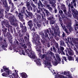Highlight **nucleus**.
<instances>
[{"label": "nucleus", "mask_w": 78, "mask_h": 78, "mask_svg": "<svg viewBox=\"0 0 78 78\" xmlns=\"http://www.w3.org/2000/svg\"><path fill=\"white\" fill-rule=\"evenodd\" d=\"M47 56L45 54H43V55H41L40 56L41 57V59H43L44 64V67H47L49 69V70H50V68L52 67L50 63V61H53V58L50 56H48V55H50L51 56H52L54 58L53 61H55L56 59L55 56H54V53L50 51L47 52Z\"/></svg>", "instance_id": "obj_1"}, {"label": "nucleus", "mask_w": 78, "mask_h": 78, "mask_svg": "<svg viewBox=\"0 0 78 78\" xmlns=\"http://www.w3.org/2000/svg\"><path fill=\"white\" fill-rule=\"evenodd\" d=\"M31 31H33L32 33L34 37L33 38V39L34 40V39L35 38V45L36 46L35 47V48H36V51H38L39 53H41L42 51L41 48H42V47H41V43H40L39 41L40 40L39 36L34 32L35 31L34 28H33Z\"/></svg>", "instance_id": "obj_2"}, {"label": "nucleus", "mask_w": 78, "mask_h": 78, "mask_svg": "<svg viewBox=\"0 0 78 78\" xmlns=\"http://www.w3.org/2000/svg\"><path fill=\"white\" fill-rule=\"evenodd\" d=\"M30 54L31 55H29V56L30 57V58H32V59H34V62H36L37 66H41V62L40 61H41V59L39 58L38 59L37 58V57L35 55V53L33 51L30 52Z\"/></svg>", "instance_id": "obj_3"}, {"label": "nucleus", "mask_w": 78, "mask_h": 78, "mask_svg": "<svg viewBox=\"0 0 78 78\" xmlns=\"http://www.w3.org/2000/svg\"><path fill=\"white\" fill-rule=\"evenodd\" d=\"M11 15L12 14L11 13H8L6 15H5V16L6 18L9 20L11 25L13 26H15V27H16V23H14V22L16 21V18L14 17V16L13 15L11 16Z\"/></svg>", "instance_id": "obj_4"}, {"label": "nucleus", "mask_w": 78, "mask_h": 78, "mask_svg": "<svg viewBox=\"0 0 78 78\" xmlns=\"http://www.w3.org/2000/svg\"><path fill=\"white\" fill-rule=\"evenodd\" d=\"M8 43L5 39H3L2 38H0V45L5 51H7L6 48L8 47Z\"/></svg>", "instance_id": "obj_5"}, {"label": "nucleus", "mask_w": 78, "mask_h": 78, "mask_svg": "<svg viewBox=\"0 0 78 78\" xmlns=\"http://www.w3.org/2000/svg\"><path fill=\"white\" fill-rule=\"evenodd\" d=\"M22 48H23V49H24V51L25 52L24 53V51H23V49H22L20 52V54L21 55H25V54H27L28 55V56H29V55H31V52H32V51H31L30 52L29 51H30V50H27V46H26V45L25 44H23L22 45ZM28 51H29L28 52Z\"/></svg>", "instance_id": "obj_6"}, {"label": "nucleus", "mask_w": 78, "mask_h": 78, "mask_svg": "<svg viewBox=\"0 0 78 78\" xmlns=\"http://www.w3.org/2000/svg\"><path fill=\"white\" fill-rule=\"evenodd\" d=\"M56 22L55 20H51L50 21V24L52 26V30L53 31H54L55 33L57 34L58 33V30H59V27L58 26H56V27H54L55 25V23Z\"/></svg>", "instance_id": "obj_7"}, {"label": "nucleus", "mask_w": 78, "mask_h": 78, "mask_svg": "<svg viewBox=\"0 0 78 78\" xmlns=\"http://www.w3.org/2000/svg\"><path fill=\"white\" fill-rule=\"evenodd\" d=\"M27 36H25L24 37V39L25 40V41H26L27 42H28L27 43V46L28 47V48L27 49V50H30V51H29V52H31V51H32V50L31 48V44L30 43V42H29V38L30 37V35H29V34H26Z\"/></svg>", "instance_id": "obj_8"}, {"label": "nucleus", "mask_w": 78, "mask_h": 78, "mask_svg": "<svg viewBox=\"0 0 78 78\" xmlns=\"http://www.w3.org/2000/svg\"><path fill=\"white\" fill-rule=\"evenodd\" d=\"M3 70L5 72V73H4L2 74V75L3 76H8V75H9V74H11V71L9 70L8 68H6L5 66H4L3 67Z\"/></svg>", "instance_id": "obj_9"}, {"label": "nucleus", "mask_w": 78, "mask_h": 78, "mask_svg": "<svg viewBox=\"0 0 78 78\" xmlns=\"http://www.w3.org/2000/svg\"><path fill=\"white\" fill-rule=\"evenodd\" d=\"M70 8L71 9L72 11V14L73 16V18H75V16L76 18L78 20V12L76 10V9H73V5H71Z\"/></svg>", "instance_id": "obj_10"}, {"label": "nucleus", "mask_w": 78, "mask_h": 78, "mask_svg": "<svg viewBox=\"0 0 78 78\" xmlns=\"http://www.w3.org/2000/svg\"><path fill=\"white\" fill-rule=\"evenodd\" d=\"M37 4L38 5V9H39V10H38L37 8L36 9V10H37V13H40V14H41V11L43 14H44V16H45V12H44L43 11V9L42 8H40V6L41 7H43L42 5V2H41L40 0L39 1V3H37Z\"/></svg>", "instance_id": "obj_11"}, {"label": "nucleus", "mask_w": 78, "mask_h": 78, "mask_svg": "<svg viewBox=\"0 0 78 78\" xmlns=\"http://www.w3.org/2000/svg\"><path fill=\"white\" fill-rule=\"evenodd\" d=\"M56 57L57 60H55V61H52L53 64L54 66H57L58 64H61V58L59 55L58 54H56Z\"/></svg>", "instance_id": "obj_12"}, {"label": "nucleus", "mask_w": 78, "mask_h": 78, "mask_svg": "<svg viewBox=\"0 0 78 78\" xmlns=\"http://www.w3.org/2000/svg\"><path fill=\"white\" fill-rule=\"evenodd\" d=\"M59 22H60V23L62 26V28L63 30H64L66 32V33L68 34H70V33L68 31V30L66 28V26H62V21L61 20V19L60 18L59 19Z\"/></svg>", "instance_id": "obj_13"}, {"label": "nucleus", "mask_w": 78, "mask_h": 78, "mask_svg": "<svg viewBox=\"0 0 78 78\" xmlns=\"http://www.w3.org/2000/svg\"><path fill=\"white\" fill-rule=\"evenodd\" d=\"M3 23L4 25L6 26V27L9 28L8 29L9 32V30H12V26L9 25L8 20H5L3 21Z\"/></svg>", "instance_id": "obj_14"}, {"label": "nucleus", "mask_w": 78, "mask_h": 78, "mask_svg": "<svg viewBox=\"0 0 78 78\" xmlns=\"http://www.w3.org/2000/svg\"><path fill=\"white\" fill-rule=\"evenodd\" d=\"M1 2H2L4 7L6 8V10L7 12L9 11V7H8V4L6 2V0H1Z\"/></svg>", "instance_id": "obj_15"}, {"label": "nucleus", "mask_w": 78, "mask_h": 78, "mask_svg": "<svg viewBox=\"0 0 78 78\" xmlns=\"http://www.w3.org/2000/svg\"><path fill=\"white\" fill-rule=\"evenodd\" d=\"M14 72L12 74L11 76H9L10 78H18L19 76L18 75L17 71L15 70L14 71Z\"/></svg>", "instance_id": "obj_16"}, {"label": "nucleus", "mask_w": 78, "mask_h": 78, "mask_svg": "<svg viewBox=\"0 0 78 78\" xmlns=\"http://www.w3.org/2000/svg\"><path fill=\"white\" fill-rule=\"evenodd\" d=\"M53 75H54L55 78H67V77H65L61 75L58 74V73H56L55 72H54L53 74Z\"/></svg>", "instance_id": "obj_17"}, {"label": "nucleus", "mask_w": 78, "mask_h": 78, "mask_svg": "<svg viewBox=\"0 0 78 78\" xmlns=\"http://www.w3.org/2000/svg\"><path fill=\"white\" fill-rule=\"evenodd\" d=\"M66 27L69 30V31L71 32L72 31H73V28L71 26V23H69L66 24Z\"/></svg>", "instance_id": "obj_18"}, {"label": "nucleus", "mask_w": 78, "mask_h": 78, "mask_svg": "<svg viewBox=\"0 0 78 78\" xmlns=\"http://www.w3.org/2000/svg\"><path fill=\"white\" fill-rule=\"evenodd\" d=\"M58 53L59 54L60 53H62V55H65V53L64 52V48L62 46H60L59 48H58ZM59 49L60 50H59Z\"/></svg>", "instance_id": "obj_19"}, {"label": "nucleus", "mask_w": 78, "mask_h": 78, "mask_svg": "<svg viewBox=\"0 0 78 78\" xmlns=\"http://www.w3.org/2000/svg\"><path fill=\"white\" fill-rule=\"evenodd\" d=\"M8 0L9 2V4H10V5L12 6V9L11 10V12H14V10L15 11H16V7H14V3L12 2V1H11V0Z\"/></svg>", "instance_id": "obj_20"}, {"label": "nucleus", "mask_w": 78, "mask_h": 78, "mask_svg": "<svg viewBox=\"0 0 78 78\" xmlns=\"http://www.w3.org/2000/svg\"><path fill=\"white\" fill-rule=\"evenodd\" d=\"M20 27H21V28H23L22 29V33L23 34H24L25 32H27V27L25 26L23 27V25L21 23H20Z\"/></svg>", "instance_id": "obj_21"}, {"label": "nucleus", "mask_w": 78, "mask_h": 78, "mask_svg": "<svg viewBox=\"0 0 78 78\" xmlns=\"http://www.w3.org/2000/svg\"><path fill=\"white\" fill-rule=\"evenodd\" d=\"M26 6L27 7L28 11H33V8L30 5V4L29 2H27Z\"/></svg>", "instance_id": "obj_22"}, {"label": "nucleus", "mask_w": 78, "mask_h": 78, "mask_svg": "<svg viewBox=\"0 0 78 78\" xmlns=\"http://www.w3.org/2000/svg\"><path fill=\"white\" fill-rule=\"evenodd\" d=\"M44 33L45 36H44V34L43 32H41L40 33H39V34L40 35H41L43 39H45V37H48V34L47 33H45V32H44Z\"/></svg>", "instance_id": "obj_23"}, {"label": "nucleus", "mask_w": 78, "mask_h": 78, "mask_svg": "<svg viewBox=\"0 0 78 78\" xmlns=\"http://www.w3.org/2000/svg\"><path fill=\"white\" fill-rule=\"evenodd\" d=\"M16 14V16H17L20 19H22L23 18V15L22 14V13H20L19 14L18 12L16 11L14 12Z\"/></svg>", "instance_id": "obj_24"}, {"label": "nucleus", "mask_w": 78, "mask_h": 78, "mask_svg": "<svg viewBox=\"0 0 78 78\" xmlns=\"http://www.w3.org/2000/svg\"><path fill=\"white\" fill-rule=\"evenodd\" d=\"M12 48H13V50L15 51H16L17 49V47H16V46L14 45L13 44H12L9 47V49L10 50H12Z\"/></svg>", "instance_id": "obj_25"}, {"label": "nucleus", "mask_w": 78, "mask_h": 78, "mask_svg": "<svg viewBox=\"0 0 78 78\" xmlns=\"http://www.w3.org/2000/svg\"><path fill=\"white\" fill-rule=\"evenodd\" d=\"M64 75H65L67 76L68 78H72V76L70 74V72H64L63 73Z\"/></svg>", "instance_id": "obj_26"}, {"label": "nucleus", "mask_w": 78, "mask_h": 78, "mask_svg": "<svg viewBox=\"0 0 78 78\" xmlns=\"http://www.w3.org/2000/svg\"><path fill=\"white\" fill-rule=\"evenodd\" d=\"M68 51L69 55L73 56V55H74L73 51L72 50H71V48H69L68 49Z\"/></svg>", "instance_id": "obj_27"}, {"label": "nucleus", "mask_w": 78, "mask_h": 78, "mask_svg": "<svg viewBox=\"0 0 78 78\" xmlns=\"http://www.w3.org/2000/svg\"><path fill=\"white\" fill-rule=\"evenodd\" d=\"M71 10L70 8H69L68 11L67 12V17H72V14H71Z\"/></svg>", "instance_id": "obj_28"}, {"label": "nucleus", "mask_w": 78, "mask_h": 78, "mask_svg": "<svg viewBox=\"0 0 78 78\" xmlns=\"http://www.w3.org/2000/svg\"><path fill=\"white\" fill-rule=\"evenodd\" d=\"M3 10L1 9V6H0V19L3 18Z\"/></svg>", "instance_id": "obj_29"}, {"label": "nucleus", "mask_w": 78, "mask_h": 78, "mask_svg": "<svg viewBox=\"0 0 78 78\" xmlns=\"http://www.w3.org/2000/svg\"><path fill=\"white\" fill-rule=\"evenodd\" d=\"M30 5L32 7H33V11L34 12H36V9H37V7H36V6L32 2H30Z\"/></svg>", "instance_id": "obj_30"}, {"label": "nucleus", "mask_w": 78, "mask_h": 78, "mask_svg": "<svg viewBox=\"0 0 78 78\" xmlns=\"http://www.w3.org/2000/svg\"><path fill=\"white\" fill-rule=\"evenodd\" d=\"M28 25L29 26L30 30H31L32 27H33V22L32 21L30 20L28 22Z\"/></svg>", "instance_id": "obj_31"}, {"label": "nucleus", "mask_w": 78, "mask_h": 78, "mask_svg": "<svg viewBox=\"0 0 78 78\" xmlns=\"http://www.w3.org/2000/svg\"><path fill=\"white\" fill-rule=\"evenodd\" d=\"M21 75L22 78H26L27 77V75L25 73H21Z\"/></svg>", "instance_id": "obj_32"}, {"label": "nucleus", "mask_w": 78, "mask_h": 78, "mask_svg": "<svg viewBox=\"0 0 78 78\" xmlns=\"http://www.w3.org/2000/svg\"><path fill=\"white\" fill-rule=\"evenodd\" d=\"M49 20H55V18L54 15L51 16L48 18Z\"/></svg>", "instance_id": "obj_33"}, {"label": "nucleus", "mask_w": 78, "mask_h": 78, "mask_svg": "<svg viewBox=\"0 0 78 78\" xmlns=\"http://www.w3.org/2000/svg\"><path fill=\"white\" fill-rule=\"evenodd\" d=\"M49 2L52 5H55V4L56 3V0H49Z\"/></svg>", "instance_id": "obj_34"}, {"label": "nucleus", "mask_w": 78, "mask_h": 78, "mask_svg": "<svg viewBox=\"0 0 78 78\" xmlns=\"http://www.w3.org/2000/svg\"><path fill=\"white\" fill-rule=\"evenodd\" d=\"M35 15L37 16L36 18L37 20H41V16L39 14H37V13H35Z\"/></svg>", "instance_id": "obj_35"}, {"label": "nucleus", "mask_w": 78, "mask_h": 78, "mask_svg": "<svg viewBox=\"0 0 78 78\" xmlns=\"http://www.w3.org/2000/svg\"><path fill=\"white\" fill-rule=\"evenodd\" d=\"M6 36L8 37V38H11V39H12V36L9 32H7V33L6 34Z\"/></svg>", "instance_id": "obj_36"}, {"label": "nucleus", "mask_w": 78, "mask_h": 78, "mask_svg": "<svg viewBox=\"0 0 78 78\" xmlns=\"http://www.w3.org/2000/svg\"><path fill=\"white\" fill-rule=\"evenodd\" d=\"M3 25H5L3 24V23L2 24V30L3 32H5L6 31V30H7V29L5 27L3 26Z\"/></svg>", "instance_id": "obj_37"}, {"label": "nucleus", "mask_w": 78, "mask_h": 78, "mask_svg": "<svg viewBox=\"0 0 78 78\" xmlns=\"http://www.w3.org/2000/svg\"><path fill=\"white\" fill-rule=\"evenodd\" d=\"M44 11L45 12V13H46V15L48 16H50V12H48V10H46L45 9H44Z\"/></svg>", "instance_id": "obj_38"}, {"label": "nucleus", "mask_w": 78, "mask_h": 78, "mask_svg": "<svg viewBox=\"0 0 78 78\" xmlns=\"http://www.w3.org/2000/svg\"><path fill=\"white\" fill-rule=\"evenodd\" d=\"M47 7L48 9L50 11H51V12H52V10H53V9H52V8L51 7H50V5H47Z\"/></svg>", "instance_id": "obj_39"}, {"label": "nucleus", "mask_w": 78, "mask_h": 78, "mask_svg": "<svg viewBox=\"0 0 78 78\" xmlns=\"http://www.w3.org/2000/svg\"><path fill=\"white\" fill-rule=\"evenodd\" d=\"M26 12H27L28 16H30L31 17L33 16V13H31V12H28V11H27V10H26Z\"/></svg>", "instance_id": "obj_40"}, {"label": "nucleus", "mask_w": 78, "mask_h": 78, "mask_svg": "<svg viewBox=\"0 0 78 78\" xmlns=\"http://www.w3.org/2000/svg\"><path fill=\"white\" fill-rule=\"evenodd\" d=\"M68 59L69 61H74V58L73 57L71 56H69L68 57Z\"/></svg>", "instance_id": "obj_41"}, {"label": "nucleus", "mask_w": 78, "mask_h": 78, "mask_svg": "<svg viewBox=\"0 0 78 78\" xmlns=\"http://www.w3.org/2000/svg\"><path fill=\"white\" fill-rule=\"evenodd\" d=\"M59 9L60 10L59 11V14L60 15L62 16L63 14V11L62 10H60V8H59Z\"/></svg>", "instance_id": "obj_42"}, {"label": "nucleus", "mask_w": 78, "mask_h": 78, "mask_svg": "<svg viewBox=\"0 0 78 78\" xmlns=\"http://www.w3.org/2000/svg\"><path fill=\"white\" fill-rule=\"evenodd\" d=\"M25 15L26 16V19L27 20H30V18H29V16H28V15L27 14H25Z\"/></svg>", "instance_id": "obj_43"}, {"label": "nucleus", "mask_w": 78, "mask_h": 78, "mask_svg": "<svg viewBox=\"0 0 78 78\" xmlns=\"http://www.w3.org/2000/svg\"><path fill=\"white\" fill-rule=\"evenodd\" d=\"M25 9H26V8L25 7H23L22 8V10L21 11V12H23V13H24L25 12Z\"/></svg>", "instance_id": "obj_44"}, {"label": "nucleus", "mask_w": 78, "mask_h": 78, "mask_svg": "<svg viewBox=\"0 0 78 78\" xmlns=\"http://www.w3.org/2000/svg\"><path fill=\"white\" fill-rule=\"evenodd\" d=\"M60 42V45L61 46H63V45H64V46H65L66 45H65V44H64V41H61Z\"/></svg>", "instance_id": "obj_45"}, {"label": "nucleus", "mask_w": 78, "mask_h": 78, "mask_svg": "<svg viewBox=\"0 0 78 78\" xmlns=\"http://www.w3.org/2000/svg\"><path fill=\"white\" fill-rule=\"evenodd\" d=\"M74 42L76 44H78V38H74Z\"/></svg>", "instance_id": "obj_46"}, {"label": "nucleus", "mask_w": 78, "mask_h": 78, "mask_svg": "<svg viewBox=\"0 0 78 78\" xmlns=\"http://www.w3.org/2000/svg\"><path fill=\"white\" fill-rule=\"evenodd\" d=\"M41 16L42 18L41 20H45V19L44 18V16H43V14H41Z\"/></svg>", "instance_id": "obj_47"}, {"label": "nucleus", "mask_w": 78, "mask_h": 78, "mask_svg": "<svg viewBox=\"0 0 78 78\" xmlns=\"http://www.w3.org/2000/svg\"><path fill=\"white\" fill-rule=\"evenodd\" d=\"M64 13L66 14V16H67V10L66 9H64L63 10Z\"/></svg>", "instance_id": "obj_48"}, {"label": "nucleus", "mask_w": 78, "mask_h": 78, "mask_svg": "<svg viewBox=\"0 0 78 78\" xmlns=\"http://www.w3.org/2000/svg\"><path fill=\"white\" fill-rule=\"evenodd\" d=\"M42 25V24L41 23H38L37 24V26L39 28L40 27H41V26Z\"/></svg>", "instance_id": "obj_49"}, {"label": "nucleus", "mask_w": 78, "mask_h": 78, "mask_svg": "<svg viewBox=\"0 0 78 78\" xmlns=\"http://www.w3.org/2000/svg\"><path fill=\"white\" fill-rule=\"evenodd\" d=\"M71 38L70 37H68L67 38V40H68V42H69L70 41H70H71Z\"/></svg>", "instance_id": "obj_50"}, {"label": "nucleus", "mask_w": 78, "mask_h": 78, "mask_svg": "<svg viewBox=\"0 0 78 78\" xmlns=\"http://www.w3.org/2000/svg\"><path fill=\"white\" fill-rule=\"evenodd\" d=\"M62 57H63V59H64V60H65V61H66V62H67V58H66V57H64V56H62Z\"/></svg>", "instance_id": "obj_51"}, {"label": "nucleus", "mask_w": 78, "mask_h": 78, "mask_svg": "<svg viewBox=\"0 0 78 78\" xmlns=\"http://www.w3.org/2000/svg\"><path fill=\"white\" fill-rule=\"evenodd\" d=\"M53 51L55 52V53H56V50H55V47H53Z\"/></svg>", "instance_id": "obj_52"}, {"label": "nucleus", "mask_w": 78, "mask_h": 78, "mask_svg": "<svg viewBox=\"0 0 78 78\" xmlns=\"http://www.w3.org/2000/svg\"><path fill=\"white\" fill-rule=\"evenodd\" d=\"M48 29H49V30H50V33H51V34H52V36H54V34L51 33V29H50V28H49Z\"/></svg>", "instance_id": "obj_53"}, {"label": "nucleus", "mask_w": 78, "mask_h": 78, "mask_svg": "<svg viewBox=\"0 0 78 78\" xmlns=\"http://www.w3.org/2000/svg\"><path fill=\"white\" fill-rule=\"evenodd\" d=\"M19 37H21L22 36V35L21 34V33H20L18 35Z\"/></svg>", "instance_id": "obj_54"}, {"label": "nucleus", "mask_w": 78, "mask_h": 78, "mask_svg": "<svg viewBox=\"0 0 78 78\" xmlns=\"http://www.w3.org/2000/svg\"><path fill=\"white\" fill-rule=\"evenodd\" d=\"M62 36L63 37H66V34H65V33H64V32L63 33V34H62Z\"/></svg>", "instance_id": "obj_55"}, {"label": "nucleus", "mask_w": 78, "mask_h": 78, "mask_svg": "<svg viewBox=\"0 0 78 78\" xmlns=\"http://www.w3.org/2000/svg\"><path fill=\"white\" fill-rule=\"evenodd\" d=\"M13 1L15 4H16L17 3V2L18 1V0H13Z\"/></svg>", "instance_id": "obj_56"}, {"label": "nucleus", "mask_w": 78, "mask_h": 78, "mask_svg": "<svg viewBox=\"0 0 78 78\" xmlns=\"http://www.w3.org/2000/svg\"><path fill=\"white\" fill-rule=\"evenodd\" d=\"M45 32L46 33H48L49 34V30L48 29H47L46 31H45Z\"/></svg>", "instance_id": "obj_57"}, {"label": "nucleus", "mask_w": 78, "mask_h": 78, "mask_svg": "<svg viewBox=\"0 0 78 78\" xmlns=\"http://www.w3.org/2000/svg\"><path fill=\"white\" fill-rule=\"evenodd\" d=\"M55 47L57 48H58V43H56L55 44Z\"/></svg>", "instance_id": "obj_58"}, {"label": "nucleus", "mask_w": 78, "mask_h": 78, "mask_svg": "<svg viewBox=\"0 0 78 78\" xmlns=\"http://www.w3.org/2000/svg\"><path fill=\"white\" fill-rule=\"evenodd\" d=\"M9 42L12 44V40H9Z\"/></svg>", "instance_id": "obj_59"}, {"label": "nucleus", "mask_w": 78, "mask_h": 78, "mask_svg": "<svg viewBox=\"0 0 78 78\" xmlns=\"http://www.w3.org/2000/svg\"><path fill=\"white\" fill-rule=\"evenodd\" d=\"M34 21L35 23H36V22H37V20H36V18H34Z\"/></svg>", "instance_id": "obj_60"}, {"label": "nucleus", "mask_w": 78, "mask_h": 78, "mask_svg": "<svg viewBox=\"0 0 78 78\" xmlns=\"http://www.w3.org/2000/svg\"><path fill=\"white\" fill-rule=\"evenodd\" d=\"M74 4V6L75 7V8H76V3H73Z\"/></svg>", "instance_id": "obj_61"}, {"label": "nucleus", "mask_w": 78, "mask_h": 78, "mask_svg": "<svg viewBox=\"0 0 78 78\" xmlns=\"http://www.w3.org/2000/svg\"><path fill=\"white\" fill-rule=\"evenodd\" d=\"M33 2H34L35 3H37V0H32Z\"/></svg>", "instance_id": "obj_62"}, {"label": "nucleus", "mask_w": 78, "mask_h": 78, "mask_svg": "<svg viewBox=\"0 0 78 78\" xmlns=\"http://www.w3.org/2000/svg\"><path fill=\"white\" fill-rule=\"evenodd\" d=\"M48 20L46 21L45 22V23H46V24H48Z\"/></svg>", "instance_id": "obj_63"}, {"label": "nucleus", "mask_w": 78, "mask_h": 78, "mask_svg": "<svg viewBox=\"0 0 78 78\" xmlns=\"http://www.w3.org/2000/svg\"><path fill=\"white\" fill-rule=\"evenodd\" d=\"M76 61H77V62L78 63V57H76L75 58Z\"/></svg>", "instance_id": "obj_64"}]
</instances>
